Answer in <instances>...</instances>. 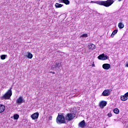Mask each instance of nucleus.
I'll use <instances>...</instances> for the list:
<instances>
[{
  "instance_id": "f257e3e1",
  "label": "nucleus",
  "mask_w": 128,
  "mask_h": 128,
  "mask_svg": "<svg viewBox=\"0 0 128 128\" xmlns=\"http://www.w3.org/2000/svg\"><path fill=\"white\" fill-rule=\"evenodd\" d=\"M114 2V0H107L106 1H91L90 4H96L99 6H104L106 8H108Z\"/></svg>"
},
{
  "instance_id": "f03ea898",
  "label": "nucleus",
  "mask_w": 128,
  "mask_h": 128,
  "mask_svg": "<svg viewBox=\"0 0 128 128\" xmlns=\"http://www.w3.org/2000/svg\"><path fill=\"white\" fill-rule=\"evenodd\" d=\"M56 122L58 124H64L66 122V117L64 116V114H58Z\"/></svg>"
},
{
  "instance_id": "7ed1b4c3",
  "label": "nucleus",
  "mask_w": 128,
  "mask_h": 128,
  "mask_svg": "<svg viewBox=\"0 0 128 128\" xmlns=\"http://www.w3.org/2000/svg\"><path fill=\"white\" fill-rule=\"evenodd\" d=\"M12 88H10V89H9L8 91L1 97L2 100H10V96H12Z\"/></svg>"
},
{
  "instance_id": "20e7f679",
  "label": "nucleus",
  "mask_w": 128,
  "mask_h": 128,
  "mask_svg": "<svg viewBox=\"0 0 128 128\" xmlns=\"http://www.w3.org/2000/svg\"><path fill=\"white\" fill-rule=\"evenodd\" d=\"M74 118V114L72 113L67 114L65 116V119L66 120H68V122H70Z\"/></svg>"
},
{
  "instance_id": "39448f33",
  "label": "nucleus",
  "mask_w": 128,
  "mask_h": 128,
  "mask_svg": "<svg viewBox=\"0 0 128 128\" xmlns=\"http://www.w3.org/2000/svg\"><path fill=\"white\" fill-rule=\"evenodd\" d=\"M110 94V90L107 89L105 90L102 93V96H108Z\"/></svg>"
},
{
  "instance_id": "423d86ee",
  "label": "nucleus",
  "mask_w": 128,
  "mask_h": 128,
  "mask_svg": "<svg viewBox=\"0 0 128 128\" xmlns=\"http://www.w3.org/2000/svg\"><path fill=\"white\" fill-rule=\"evenodd\" d=\"M98 60H106L108 58V56H104V54H102L98 56Z\"/></svg>"
},
{
  "instance_id": "0eeeda50",
  "label": "nucleus",
  "mask_w": 128,
  "mask_h": 128,
  "mask_svg": "<svg viewBox=\"0 0 128 128\" xmlns=\"http://www.w3.org/2000/svg\"><path fill=\"white\" fill-rule=\"evenodd\" d=\"M108 102H106V101H101L99 104L100 107L102 108H104V106H106Z\"/></svg>"
},
{
  "instance_id": "6e6552de",
  "label": "nucleus",
  "mask_w": 128,
  "mask_h": 128,
  "mask_svg": "<svg viewBox=\"0 0 128 128\" xmlns=\"http://www.w3.org/2000/svg\"><path fill=\"white\" fill-rule=\"evenodd\" d=\"M38 116H40L38 112H35L31 116V118L33 120H36L37 118H38Z\"/></svg>"
},
{
  "instance_id": "1a4fd4ad",
  "label": "nucleus",
  "mask_w": 128,
  "mask_h": 128,
  "mask_svg": "<svg viewBox=\"0 0 128 128\" xmlns=\"http://www.w3.org/2000/svg\"><path fill=\"white\" fill-rule=\"evenodd\" d=\"M102 66L104 70H110V64H104Z\"/></svg>"
},
{
  "instance_id": "9d476101",
  "label": "nucleus",
  "mask_w": 128,
  "mask_h": 128,
  "mask_svg": "<svg viewBox=\"0 0 128 128\" xmlns=\"http://www.w3.org/2000/svg\"><path fill=\"white\" fill-rule=\"evenodd\" d=\"M24 101V98L20 96L17 99L16 102V104H22V102Z\"/></svg>"
},
{
  "instance_id": "9b49d317",
  "label": "nucleus",
  "mask_w": 128,
  "mask_h": 128,
  "mask_svg": "<svg viewBox=\"0 0 128 128\" xmlns=\"http://www.w3.org/2000/svg\"><path fill=\"white\" fill-rule=\"evenodd\" d=\"M78 126L82 128H84V126H86V122H84V120H82L79 123Z\"/></svg>"
},
{
  "instance_id": "f8f14e48",
  "label": "nucleus",
  "mask_w": 128,
  "mask_h": 128,
  "mask_svg": "<svg viewBox=\"0 0 128 128\" xmlns=\"http://www.w3.org/2000/svg\"><path fill=\"white\" fill-rule=\"evenodd\" d=\"M88 50H94V48H96V45L92 44H90L88 46Z\"/></svg>"
},
{
  "instance_id": "ddd939ff",
  "label": "nucleus",
  "mask_w": 128,
  "mask_h": 128,
  "mask_svg": "<svg viewBox=\"0 0 128 128\" xmlns=\"http://www.w3.org/2000/svg\"><path fill=\"white\" fill-rule=\"evenodd\" d=\"M4 110H6V106L4 105L0 104V114L4 112Z\"/></svg>"
},
{
  "instance_id": "4468645a",
  "label": "nucleus",
  "mask_w": 128,
  "mask_h": 128,
  "mask_svg": "<svg viewBox=\"0 0 128 128\" xmlns=\"http://www.w3.org/2000/svg\"><path fill=\"white\" fill-rule=\"evenodd\" d=\"M24 56H26L28 58H32V54L30 52H28Z\"/></svg>"
},
{
  "instance_id": "2eb2a0df",
  "label": "nucleus",
  "mask_w": 128,
  "mask_h": 128,
  "mask_svg": "<svg viewBox=\"0 0 128 128\" xmlns=\"http://www.w3.org/2000/svg\"><path fill=\"white\" fill-rule=\"evenodd\" d=\"M120 100L122 102H126V100H128V97H126V95L121 96Z\"/></svg>"
},
{
  "instance_id": "dca6fc26",
  "label": "nucleus",
  "mask_w": 128,
  "mask_h": 128,
  "mask_svg": "<svg viewBox=\"0 0 128 128\" xmlns=\"http://www.w3.org/2000/svg\"><path fill=\"white\" fill-rule=\"evenodd\" d=\"M118 26L119 28H124V24L122 22H120L118 24Z\"/></svg>"
},
{
  "instance_id": "f3484780",
  "label": "nucleus",
  "mask_w": 128,
  "mask_h": 128,
  "mask_svg": "<svg viewBox=\"0 0 128 128\" xmlns=\"http://www.w3.org/2000/svg\"><path fill=\"white\" fill-rule=\"evenodd\" d=\"M114 114H120V110L118 108H115L114 110Z\"/></svg>"
},
{
  "instance_id": "a211bd4d",
  "label": "nucleus",
  "mask_w": 128,
  "mask_h": 128,
  "mask_svg": "<svg viewBox=\"0 0 128 128\" xmlns=\"http://www.w3.org/2000/svg\"><path fill=\"white\" fill-rule=\"evenodd\" d=\"M55 6H56V8H62V6H64V5L58 4V3H56L55 4Z\"/></svg>"
},
{
  "instance_id": "6ab92c4d",
  "label": "nucleus",
  "mask_w": 128,
  "mask_h": 128,
  "mask_svg": "<svg viewBox=\"0 0 128 128\" xmlns=\"http://www.w3.org/2000/svg\"><path fill=\"white\" fill-rule=\"evenodd\" d=\"M117 33H118V30H114L111 34V38H114V35L116 34H117Z\"/></svg>"
},
{
  "instance_id": "aec40b11",
  "label": "nucleus",
  "mask_w": 128,
  "mask_h": 128,
  "mask_svg": "<svg viewBox=\"0 0 128 128\" xmlns=\"http://www.w3.org/2000/svg\"><path fill=\"white\" fill-rule=\"evenodd\" d=\"M18 118H20V116L18 114H15L14 115V120H18Z\"/></svg>"
},
{
  "instance_id": "412c9836",
  "label": "nucleus",
  "mask_w": 128,
  "mask_h": 128,
  "mask_svg": "<svg viewBox=\"0 0 128 128\" xmlns=\"http://www.w3.org/2000/svg\"><path fill=\"white\" fill-rule=\"evenodd\" d=\"M63 4H70V1L68 0H63Z\"/></svg>"
},
{
  "instance_id": "4be33fe9",
  "label": "nucleus",
  "mask_w": 128,
  "mask_h": 128,
  "mask_svg": "<svg viewBox=\"0 0 128 128\" xmlns=\"http://www.w3.org/2000/svg\"><path fill=\"white\" fill-rule=\"evenodd\" d=\"M88 34H84L81 35L80 36V38H88Z\"/></svg>"
},
{
  "instance_id": "5701e85b",
  "label": "nucleus",
  "mask_w": 128,
  "mask_h": 128,
  "mask_svg": "<svg viewBox=\"0 0 128 128\" xmlns=\"http://www.w3.org/2000/svg\"><path fill=\"white\" fill-rule=\"evenodd\" d=\"M1 60H6V55L3 54L1 56Z\"/></svg>"
},
{
  "instance_id": "b1692460",
  "label": "nucleus",
  "mask_w": 128,
  "mask_h": 128,
  "mask_svg": "<svg viewBox=\"0 0 128 128\" xmlns=\"http://www.w3.org/2000/svg\"><path fill=\"white\" fill-rule=\"evenodd\" d=\"M54 68H60V64L56 62Z\"/></svg>"
},
{
  "instance_id": "393cba45",
  "label": "nucleus",
  "mask_w": 128,
  "mask_h": 128,
  "mask_svg": "<svg viewBox=\"0 0 128 128\" xmlns=\"http://www.w3.org/2000/svg\"><path fill=\"white\" fill-rule=\"evenodd\" d=\"M108 116L109 118H110L111 116H112V114L111 112H109V113H108Z\"/></svg>"
},
{
  "instance_id": "a878e982",
  "label": "nucleus",
  "mask_w": 128,
  "mask_h": 128,
  "mask_svg": "<svg viewBox=\"0 0 128 128\" xmlns=\"http://www.w3.org/2000/svg\"><path fill=\"white\" fill-rule=\"evenodd\" d=\"M58 2H60V3H62V2L64 3V0H58Z\"/></svg>"
},
{
  "instance_id": "bb28decb",
  "label": "nucleus",
  "mask_w": 128,
  "mask_h": 128,
  "mask_svg": "<svg viewBox=\"0 0 128 128\" xmlns=\"http://www.w3.org/2000/svg\"><path fill=\"white\" fill-rule=\"evenodd\" d=\"M126 66V68H128V62H126V66Z\"/></svg>"
},
{
  "instance_id": "cd10ccee",
  "label": "nucleus",
  "mask_w": 128,
  "mask_h": 128,
  "mask_svg": "<svg viewBox=\"0 0 128 128\" xmlns=\"http://www.w3.org/2000/svg\"><path fill=\"white\" fill-rule=\"evenodd\" d=\"M124 95H125L126 96V98H128V92H126V94H125Z\"/></svg>"
},
{
  "instance_id": "c85d7f7f",
  "label": "nucleus",
  "mask_w": 128,
  "mask_h": 128,
  "mask_svg": "<svg viewBox=\"0 0 128 128\" xmlns=\"http://www.w3.org/2000/svg\"><path fill=\"white\" fill-rule=\"evenodd\" d=\"M50 74H54V72H50Z\"/></svg>"
},
{
  "instance_id": "c756f323",
  "label": "nucleus",
  "mask_w": 128,
  "mask_h": 128,
  "mask_svg": "<svg viewBox=\"0 0 128 128\" xmlns=\"http://www.w3.org/2000/svg\"><path fill=\"white\" fill-rule=\"evenodd\" d=\"M92 66H94V63L93 62V64H92Z\"/></svg>"
},
{
  "instance_id": "7c9ffc66",
  "label": "nucleus",
  "mask_w": 128,
  "mask_h": 128,
  "mask_svg": "<svg viewBox=\"0 0 128 128\" xmlns=\"http://www.w3.org/2000/svg\"><path fill=\"white\" fill-rule=\"evenodd\" d=\"M52 13L54 14V10H52Z\"/></svg>"
},
{
  "instance_id": "2f4dec72",
  "label": "nucleus",
  "mask_w": 128,
  "mask_h": 128,
  "mask_svg": "<svg viewBox=\"0 0 128 128\" xmlns=\"http://www.w3.org/2000/svg\"><path fill=\"white\" fill-rule=\"evenodd\" d=\"M118 2H122V0H118Z\"/></svg>"
},
{
  "instance_id": "473e14b6",
  "label": "nucleus",
  "mask_w": 128,
  "mask_h": 128,
  "mask_svg": "<svg viewBox=\"0 0 128 128\" xmlns=\"http://www.w3.org/2000/svg\"><path fill=\"white\" fill-rule=\"evenodd\" d=\"M54 68V66H52V68Z\"/></svg>"
},
{
  "instance_id": "72a5a7b5",
  "label": "nucleus",
  "mask_w": 128,
  "mask_h": 128,
  "mask_svg": "<svg viewBox=\"0 0 128 128\" xmlns=\"http://www.w3.org/2000/svg\"><path fill=\"white\" fill-rule=\"evenodd\" d=\"M50 120H52V117H51V118H50Z\"/></svg>"
}]
</instances>
